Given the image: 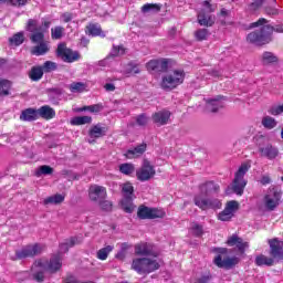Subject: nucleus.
Instances as JSON below:
<instances>
[{
    "label": "nucleus",
    "mask_w": 283,
    "mask_h": 283,
    "mask_svg": "<svg viewBox=\"0 0 283 283\" xmlns=\"http://www.w3.org/2000/svg\"><path fill=\"white\" fill-rule=\"evenodd\" d=\"M224 97L218 95L214 98L206 99V107L208 112L216 113L219 109H222V107H224Z\"/></svg>",
    "instance_id": "21"
},
{
    "label": "nucleus",
    "mask_w": 283,
    "mask_h": 283,
    "mask_svg": "<svg viewBox=\"0 0 283 283\" xmlns=\"http://www.w3.org/2000/svg\"><path fill=\"white\" fill-rule=\"evenodd\" d=\"M80 242L81 240L78 238H71L60 244V253L53 255L50 261L45 259L35 261L31 268L34 280L36 282H43L45 279V273H56V271H61V266H63L61 253H67L70 248L74 247L75 244H80Z\"/></svg>",
    "instance_id": "1"
},
{
    "label": "nucleus",
    "mask_w": 283,
    "mask_h": 283,
    "mask_svg": "<svg viewBox=\"0 0 283 283\" xmlns=\"http://www.w3.org/2000/svg\"><path fill=\"white\" fill-rule=\"evenodd\" d=\"M253 28H261L259 31H253L247 36V41L253 45H266V43H271L274 32L283 34V24L273 27L269 24V20L264 18H260L256 22L251 23L250 29Z\"/></svg>",
    "instance_id": "2"
},
{
    "label": "nucleus",
    "mask_w": 283,
    "mask_h": 283,
    "mask_svg": "<svg viewBox=\"0 0 283 283\" xmlns=\"http://www.w3.org/2000/svg\"><path fill=\"white\" fill-rule=\"evenodd\" d=\"M69 90L73 94H81L82 92H85L87 90V84L83 82H73L69 85Z\"/></svg>",
    "instance_id": "31"
},
{
    "label": "nucleus",
    "mask_w": 283,
    "mask_h": 283,
    "mask_svg": "<svg viewBox=\"0 0 283 283\" xmlns=\"http://www.w3.org/2000/svg\"><path fill=\"white\" fill-rule=\"evenodd\" d=\"M116 258L118 259V260H123V258H125V252H118L117 254H116Z\"/></svg>",
    "instance_id": "62"
},
{
    "label": "nucleus",
    "mask_w": 283,
    "mask_h": 283,
    "mask_svg": "<svg viewBox=\"0 0 283 283\" xmlns=\"http://www.w3.org/2000/svg\"><path fill=\"white\" fill-rule=\"evenodd\" d=\"M38 116L44 118V120H52V118L56 116V111L48 105H44L38 109Z\"/></svg>",
    "instance_id": "26"
},
{
    "label": "nucleus",
    "mask_w": 283,
    "mask_h": 283,
    "mask_svg": "<svg viewBox=\"0 0 283 283\" xmlns=\"http://www.w3.org/2000/svg\"><path fill=\"white\" fill-rule=\"evenodd\" d=\"M185 82V71L175 70L166 73L161 78V90H176L178 85Z\"/></svg>",
    "instance_id": "7"
},
{
    "label": "nucleus",
    "mask_w": 283,
    "mask_h": 283,
    "mask_svg": "<svg viewBox=\"0 0 283 283\" xmlns=\"http://www.w3.org/2000/svg\"><path fill=\"white\" fill-rule=\"evenodd\" d=\"M169 67V61L166 59L158 60V72H165Z\"/></svg>",
    "instance_id": "53"
},
{
    "label": "nucleus",
    "mask_w": 283,
    "mask_h": 283,
    "mask_svg": "<svg viewBox=\"0 0 283 283\" xmlns=\"http://www.w3.org/2000/svg\"><path fill=\"white\" fill-rule=\"evenodd\" d=\"M146 67L148 72H158V60H150L147 64Z\"/></svg>",
    "instance_id": "52"
},
{
    "label": "nucleus",
    "mask_w": 283,
    "mask_h": 283,
    "mask_svg": "<svg viewBox=\"0 0 283 283\" xmlns=\"http://www.w3.org/2000/svg\"><path fill=\"white\" fill-rule=\"evenodd\" d=\"M98 205L104 211H112V201L104 199L102 201H98Z\"/></svg>",
    "instance_id": "54"
},
{
    "label": "nucleus",
    "mask_w": 283,
    "mask_h": 283,
    "mask_svg": "<svg viewBox=\"0 0 283 283\" xmlns=\"http://www.w3.org/2000/svg\"><path fill=\"white\" fill-rule=\"evenodd\" d=\"M220 14L221 17H227L229 14V11L227 9H221Z\"/></svg>",
    "instance_id": "63"
},
{
    "label": "nucleus",
    "mask_w": 283,
    "mask_h": 283,
    "mask_svg": "<svg viewBox=\"0 0 283 283\" xmlns=\"http://www.w3.org/2000/svg\"><path fill=\"white\" fill-rule=\"evenodd\" d=\"M122 193L124 198L122 199V209L126 213H133L136 207L132 200L134 199V186L130 182H126L122 186Z\"/></svg>",
    "instance_id": "10"
},
{
    "label": "nucleus",
    "mask_w": 283,
    "mask_h": 283,
    "mask_svg": "<svg viewBox=\"0 0 283 283\" xmlns=\"http://www.w3.org/2000/svg\"><path fill=\"white\" fill-rule=\"evenodd\" d=\"M136 123H137V125H139V127H145V125H147V123H149V117H147V115H145V114H142L136 117Z\"/></svg>",
    "instance_id": "51"
},
{
    "label": "nucleus",
    "mask_w": 283,
    "mask_h": 283,
    "mask_svg": "<svg viewBox=\"0 0 283 283\" xmlns=\"http://www.w3.org/2000/svg\"><path fill=\"white\" fill-rule=\"evenodd\" d=\"M134 164H122L119 166L120 174H124L125 176H130L133 171H135Z\"/></svg>",
    "instance_id": "44"
},
{
    "label": "nucleus",
    "mask_w": 283,
    "mask_h": 283,
    "mask_svg": "<svg viewBox=\"0 0 283 283\" xmlns=\"http://www.w3.org/2000/svg\"><path fill=\"white\" fill-rule=\"evenodd\" d=\"M88 198L92 202H103L107 198V189L103 186L92 185L88 189Z\"/></svg>",
    "instance_id": "16"
},
{
    "label": "nucleus",
    "mask_w": 283,
    "mask_h": 283,
    "mask_svg": "<svg viewBox=\"0 0 283 283\" xmlns=\"http://www.w3.org/2000/svg\"><path fill=\"white\" fill-rule=\"evenodd\" d=\"M220 191V186H218L213 181H207L200 186V195L195 197V205L202 209V211H207L209 209H220L222 207V202L218 199H208L205 196H211L212 193H218Z\"/></svg>",
    "instance_id": "3"
},
{
    "label": "nucleus",
    "mask_w": 283,
    "mask_h": 283,
    "mask_svg": "<svg viewBox=\"0 0 283 283\" xmlns=\"http://www.w3.org/2000/svg\"><path fill=\"white\" fill-rule=\"evenodd\" d=\"M142 12H160V6L146 3L142 7Z\"/></svg>",
    "instance_id": "47"
},
{
    "label": "nucleus",
    "mask_w": 283,
    "mask_h": 283,
    "mask_svg": "<svg viewBox=\"0 0 283 283\" xmlns=\"http://www.w3.org/2000/svg\"><path fill=\"white\" fill-rule=\"evenodd\" d=\"M270 114H272V116H280V114H283V104L272 107Z\"/></svg>",
    "instance_id": "55"
},
{
    "label": "nucleus",
    "mask_w": 283,
    "mask_h": 283,
    "mask_svg": "<svg viewBox=\"0 0 283 283\" xmlns=\"http://www.w3.org/2000/svg\"><path fill=\"white\" fill-rule=\"evenodd\" d=\"M268 244L270 245V255L274 260H283V241L277 238L269 239Z\"/></svg>",
    "instance_id": "17"
},
{
    "label": "nucleus",
    "mask_w": 283,
    "mask_h": 283,
    "mask_svg": "<svg viewBox=\"0 0 283 283\" xmlns=\"http://www.w3.org/2000/svg\"><path fill=\"white\" fill-rule=\"evenodd\" d=\"M209 280H210L209 275H203V276L197 279L196 282H193V283H209Z\"/></svg>",
    "instance_id": "57"
},
{
    "label": "nucleus",
    "mask_w": 283,
    "mask_h": 283,
    "mask_svg": "<svg viewBox=\"0 0 283 283\" xmlns=\"http://www.w3.org/2000/svg\"><path fill=\"white\" fill-rule=\"evenodd\" d=\"M147 151V144H140L136 146L135 148H130L125 153V157L129 160H133V158H140L142 155Z\"/></svg>",
    "instance_id": "25"
},
{
    "label": "nucleus",
    "mask_w": 283,
    "mask_h": 283,
    "mask_svg": "<svg viewBox=\"0 0 283 283\" xmlns=\"http://www.w3.org/2000/svg\"><path fill=\"white\" fill-rule=\"evenodd\" d=\"M135 255H157L154 252V244L148 242H140L135 244Z\"/></svg>",
    "instance_id": "22"
},
{
    "label": "nucleus",
    "mask_w": 283,
    "mask_h": 283,
    "mask_svg": "<svg viewBox=\"0 0 283 283\" xmlns=\"http://www.w3.org/2000/svg\"><path fill=\"white\" fill-rule=\"evenodd\" d=\"M226 244H228V247H237L240 253H244V251L249 249V243L244 242L242 238L238 237V234H232L229 237Z\"/></svg>",
    "instance_id": "20"
},
{
    "label": "nucleus",
    "mask_w": 283,
    "mask_h": 283,
    "mask_svg": "<svg viewBox=\"0 0 283 283\" xmlns=\"http://www.w3.org/2000/svg\"><path fill=\"white\" fill-rule=\"evenodd\" d=\"M104 90L106 92H114L116 90V86L113 83H107L104 85Z\"/></svg>",
    "instance_id": "58"
},
{
    "label": "nucleus",
    "mask_w": 283,
    "mask_h": 283,
    "mask_svg": "<svg viewBox=\"0 0 283 283\" xmlns=\"http://www.w3.org/2000/svg\"><path fill=\"white\" fill-rule=\"evenodd\" d=\"M125 74L134 75V74H140V69L138 67V64L130 62L125 67Z\"/></svg>",
    "instance_id": "42"
},
{
    "label": "nucleus",
    "mask_w": 283,
    "mask_h": 283,
    "mask_svg": "<svg viewBox=\"0 0 283 283\" xmlns=\"http://www.w3.org/2000/svg\"><path fill=\"white\" fill-rule=\"evenodd\" d=\"M86 33H88L90 36H105L99 24H88L86 27Z\"/></svg>",
    "instance_id": "30"
},
{
    "label": "nucleus",
    "mask_w": 283,
    "mask_h": 283,
    "mask_svg": "<svg viewBox=\"0 0 283 283\" xmlns=\"http://www.w3.org/2000/svg\"><path fill=\"white\" fill-rule=\"evenodd\" d=\"M51 36H52V39H61V36H63V28L55 27V28L51 29Z\"/></svg>",
    "instance_id": "50"
},
{
    "label": "nucleus",
    "mask_w": 283,
    "mask_h": 283,
    "mask_svg": "<svg viewBox=\"0 0 283 283\" xmlns=\"http://www.w3.org/2000/svg\"><path fill=\"white\" fill-rule=\"evenodd\" d=\"M57 56H60L64 63H74L81 59V54L78 52L67 49L65 44H59Z\"/></svg>",
    "instance_id": "12"
},
{
    "label": "nucleus",
    "mask_w": 283,
    "mask_h": 283,
    "mask_svg": "<svg viewBox=\"0 0 283 283\" xmlns=\"http://www.w3.org/2000/svg\"><path fill=\"white\" fill-rule=\"evenodd\" d=\"M103 109V105L95 104L91 106H84L82 108H78V112H91L92 114H98Z\"/></svg>",
    "instance_id": "43"
},
{
    "label": "nucleus",
    "mask_w": 283,
    "mask_h": 283,
    "mask_svg": "<svg viewBox=\"0 0 283 283\" xmlns=\"http://www.w3.org/2000/svg\"><path fill=\"white\" fill-rule=\"evenodd\" d=\"M132 269L139 275H149L160 269V263L156 259L137 258L133 260Z\"/></svg>",
    "instance_id": "4"
},
{
    "label": "nucleus",
    "mask_w": 283,
    "mask_h": 283,
    "mask_svg": "<svg viewBox=\"0 0 283 283\" xmlns=\"http://www.w3.org/2000/svg\"><path fill=\"white\" fill-rule=\"evenodd\" d=\"M137 216L142 220H154L156 218H165V210L142 206L138 209Z\"/></svg>",
    "instance_id": "11"
},
{
    "label": "nucleus",
    "mask_w": 283,
    "mask_h": 283,
    "mask_svg": "<svg viewBox=\"0 0 283 283\" xmlns=\"http://www.w3.org/2000/svg\"><path fill=\"white\" fill-rule=\"evenodd\" d=\"M265 12H266V14L275 17V14H277V9H275V8H268V9H265Z\"/></svg>",
    "instance_id": "60"
},
{
    "label": "nucleus",
    "mask_w": 283,
    "mask_h": 283,
    "mask_svg": "<svg viewBox=\"0 0 283 283\" xmlns=\"http://www.w3.org/2000/svg\"><path fill=\"white\" fill-rule=\"evenodd\" d=\"M25 41V35L23 32H18L9 39L11 45H21Z\"/></svg>",
    "instance_id": "38"
},
{
    "label": "nucleus",
    "mask_w": 283,
    "mask_h": 283,
    "mask_svg": "<svg viewBox=\"0 0 283 283\" xmlns=\"http://www.w3.org/2000/svg\"><path fill=\"white\" fill-rule=\"evenodd\" d=\"M238 209H240V203L238 201H228L224 209L218 214V220L221 222H229V220L235 216Z\"/></svg>",
    "instance_id": "15"
},
{
    "label": "nucleus",
    "mask_w": 283,
    "mask_h": 283,
    "mask_svg": "<svg viewBox=\"0 0 283 283\" xmlns=\"http://www.w3.org/2000/svg\"><path fill=\"white\" fill-rule=\"evenodd\" d=\"M264 1H266V0H254V1L249 6L250 12H255V10H260V8H262V6H264Z\"/></svg>",
    "instance_id": "49"
},
{
    "label": "nucleus",
    "mask_w": 283,
    "mask_h": 283,
    "mask_svg": "<svg viewBox=\"0 0 283 283\" xmlns=\"http://www.w3.org/2000/svg\"><path fill=\"white\" fill-rule=\"evenodd\" d=\"M28 0H11L12 6H25Z\"/></svg>",
    "instance_id": "59"
},
{
    "label": "nucleus",
    "mask_w": 283,
    "mask_h": 283,
    "mask_svg": "<svg viewBox=\"0 0 283 283\" xmlns=\"http://www.w3.org/2000/svg\"><path fill=\"white\" fill-rule=\"evenodd\" d=\"M229 250L227 248H214V253H218V255L214 258L213 262L216 266L219 269H231L240 262V259L238 256H227L222 259V255H227Z\"/></svg>",
    "instance_id": "9"
},
{
    "label": "nucleus",
    "mask_w": 283,
    "mask_h": 283,
    "mask_svg": "<svg viewBox=\"0 0 283 283\" xmlns=\"http://www.w3.org/2000/svg\"><path fill=\"white\" fill-rule=\"evenodd\" d=\"M282 199V192L280 190L272 188L264 197V205L268 211H273L277 205H280V200Z\"/></svg>",
    "instance_id": "13"
},
{
    "label": "nucleus",
    "mask_w": 283,
    "mask_h": 283,
    "mask_svg": "<svg viewBox=\"0 0 283 283\" xmlns=\"http://www.w3.org/2000/svg\"><path fill=\"white\" fill-rule=\"evenodd\" d=\"M61 19L64 23H70V21L72 20V13H64L62 14Z\"/></svg>",
    "instance_id": "56"
},
{
    "label": "nucleus",
    "mask_w": 283,
    "mask_h": 283,
    "mask_svg": "<svg viewBox=\"0 0 283 283\" xmlns=\"http://www.w3.org/2000/svg\"><path fill=\"white\" fill-rule=\"evenodd\" d=\"M39 118V111L34 108H27L20 115V120H36Z\"/></svg>",
    "instance_id": "28"
},
{
    "label": "nucleus",
    "mask_w": 283,
    "mask_h": 283,
    "mask_svg": "<svg viewBox=\"0 0 283 283\" xmlns=\"http://www.w3.org/2000/svg\"><path fill=\"white\" fill-rule=\"evenodd\" d=\"M50 29V21H44L42 25H39L36 20H29L27 30L31 32V41L32 43H45V32Z\"/></svg>",
    "instance_id": "6"
},
{
    "label": "nucleus",
    "mask_w": 283,
    "mask_h": 283,
    "mask_svg": "<svg viewBox=\"0 0 283 283\" xmlns=\"http://www.w3.org/2000/svg\"><path fill=\"white\" fill-rule=\"evenodd\" d=\"M105 127H102L99 124L93 126L90 130L91 138H101L102 136H105Z\"/></svg>",
    "instance_id": "34"
},
{
    "label": "nucleus",
    "mask_w": 283,
    "mask_h": 283,
    "mask_svg": "<svg viewBox=\"0 0 283 283\" xmlns=\"http://www.w3.org/2000/svg\"><path fill=\"white\" fill-rule=\"evenodd\" d=\"M41 67L43 72H54V70H56V63L46 61Z\"/></svg>",
    "instance_id": "48"
},
{
    "label": "nucleus",
    "mask_w": 283,
    "mask_h": 283,
    "mask_svg": "<svg viewBox=\"0 0 283 283\" xmlns=\"http://www.w3.org/2000/svg\"><path fill=\"white\" fill-rule=\"evenodd\" d=\"M122 249H123V251H125V249H127V243H123Z\"/></svg>",
    "instance_id": "64"
},
{
    "label": "nucleus",
    "mask_w": 283,
    "mask_h": 283,
    "mask_svg": "<svg viewBox=\"0 0 283 283\" xmlns=\"http://www.w3.org/2000/svg\"><path fill=\"white\" fill-rule=\"evenodd\" d=\"M259 150L261 156H263V158H268V160H275L280 154L277 148L273 147L271 144L261 147Z\"/></svg>",
    "instance_id": "24"
},
{
    "label": "nucleus",
    "mask_w": 283,
    "mask_h": 283,
    "mask_svg": "<svg viewBox=\"0 0 283 283\" xmlns=\"http://www.w3.org/2000/svg\"><path fill=\"white\" fill-rule=\"evenodd\" d=\"M48 50H50L48 48V43L45 42H41V43H38V45H35L33 49H32V54H34L35 56H43V54H46Z\"/></svg>",
    "instance_id": "33"
},
{
    "label": "nucleus",
    "mask_w": 283,
    "mask_h": 283,
    "mask_svg": "<svg viewBox=\"0 0 283 283\" xmlns=\"http://www.w3.org/2000/svg\"><path fill=\"white\" fill-rule=\"evenodd\" d=\"M169 118H171V112L167 109L153 114V123H155V125H167V123H169Z\"/></svg>",
    "instance_id": "23"
},
{
    "label": "nucleus",
    "mask_w": 283,
    "mask_h": 283,
    "mask_svg": "<svg viewBox=\"0 0 283 283\" xmlns=\"http://www.w3.org/2000/svg\"><path fill=\"white\" fill-rule=\"evenodd\" d=\"M114 251V247L107 245L105 248H102L101 250L97 251V259L98 260H107L109 253Z\"/></svg>",
    "instance_id": "39"
},
{
    "label": "nucleus",
    "mask_w": 283,
    "mask_h": 283,
    "mask_svg": "<svg viewBox=\"0 0 283 283\" xmlns=\"http://www.w3.org/2000/svg\"><path fill=\"white\" fill-rule=\"evenodd\" d=\"M11 87H12V82L3 77H0V96H9Z\"/></svg>",
    "instance_id": "29"
},
{
    "label": "nucleus",
    "mask_w": 283,
    "mask_h": 283,
    "mask_svg": "<svg viewBox=\"0 0 283 283\" xmlns=\"http://www.w3.org/2000/svg\"><path fill=\"white\" fill-rule=\"evenodd\" d=\"M255 264L256 266H273V264H275V259L273 256L260 254L255 258Z\"/></svg>",
    "instance_id": "27"
},
{
    "label": "nucleus",
    "mask_w": 283,
    "mask_h": 283,
    "mask_svg": "<svg viewBox=\"0 0 283 283\" xmlns=\"http://www.w3.org/2000/svg\"><path fill=\"white\" fill-rule=\"evenodd\" d=\"M65 200V196L63 195H53L44 199V205H61Z\"/></svg>",
    "instance_id": "37"
},
{
    "label": "nucleus",
    "mask_w": 283,
    "mask_h": 283,
    "mask_svg": "<svg viewBox=\"0 0 283 283\" xmlns=\"http://www.w3.org/2000/svg\"><path fill=\"white\" fill-rule=\"evenodd\" d=\"M136 176L140 182H147V180H151L156 176V169L148 160H144L142 167L137 169Z\"/></svg>",
    "instance_id": "14"
},
{
    "label": "nucleus",
    "mask_w": 283,
    "mask_h": 283,
    "mask_svg": "<svg viewBox=\"0 0 283 283\" xmlns=\"http://www.w3.org/2000/svg\"><path fill=\"white\" fill-rule=\"evenodd\" d=\"M209 36V30L207 29H198L195 32V38L197 39V41H207Z\"/></svg>",
    "instance_id": "46"
},
{
    "label": "nucleus",
    "mask_w": 283,
    "mask_h": 283,
    "mask_svg": "<svg viewBox=\"0 0 283 283\" xmlns=\"http://www.w3.org/2000/svg\"><path fill=\"white\" fill-rule=\"evenodd\" d=\"M262 61L264 65H270V63H277V56L272 52H264L262 55Z\"/></svg>",
    "instance_id": "40"
},
{
    "label": "nucleus",
    "mask_w": 283,
    "mask_h": 283,
    "mask_svg": "<svg viewBox=\"0 0 283 283\" xmlns=\"http://www.w3.org/2000/svg\"><path fill=\"white\" fill-rule=\"evenodd\" d=\"M123 54H125V49L123 45H113L111 54L106 59L101 60L98 62V65L101 67H108L109 65H112L115 56H123Z\"/></svg>",
    "instance_id": "19"
},
{
    "label": "nucleus",
    "mask_w": 283,
    "mask_h": 283,
    "mask_svg": "<svg viewBox=\"0 0 283 283\" xmlns=\"http://www.w3.org/2000/svg\"><path fill=\"white\" fill-rule=\"evenodd\" d=\"M41 251H43V247L41 244L27 245L18 251L15 255L19 258V260H23V258H32L34 255H39Z\"/></svg>",
    "instance_id": "18"
},
{
    "label": "nucleus",
    "mask_w": 283,
    "mask_h": 283,
    "mask_svg": "<svg viewBox=\"0 0 283 283\" xmlns=\"http://www.w3.org/2000/svg\"><path fill=\"white\" fill-rule=\"evenodd\" d=\"M190 231L196 238H200L205 233L202 226L199 223H191Z\"/></svg>",
    "instance_id": "45"
},
{
    "label": "nucleus",
    "mask_w": 283,
    "mask_h": 283,
    "mask_svg": "<svg viewBox=\"0 0 283 283\" xmlns=\"http://www.w3.org/2000/svg\"><path fill=\"white\" fill-rule=\"evenodd\" d=\"M251 169L250 163H243L238 171L234 174V179L232 181L231 189L233 193L237 196H242L244 193V188L247 187V179H244V176H247V172Z\"/></svg>",
    "instance_id": "5"
},
{
    "label": "nucleus",
    "mask_w": 283,
    "mask_h": 283,
    "mask_svg": "<svg viewBox=\"0 0 283 283\" xmlns=\"http://www.w3.org/2000/svg\"><path fill=\"white\" fill-rule=\"evenodd\" d=\"M261 185H271V177L270 176H263L261 178Z\"/></svg>",
    "instance_id": "61"
},
{
    "label": "nucleus",
    "mask_w": 283,
    "mask_h": 283,
    "mask_svg": "<svg viewBox=\"0 0 283 283\" xmlns=\"http://www.w3.org/2000/svg\"><path fill=\"white\" fill-rule=\"evenodd\" d=\"M31 81H41L43 78V67L33 66L29 73Z\"/></svg>",
    "instance_id": "32"
},
{
    "label": "nucleus",
    "mask_w": 283,
    "mask_h": 283,
    "mask_svg": "<svg viewBox=\"0 0 283 283\" xmlns=\"http://www.w3.org/2000/svg\"><path fill=\"white\" fill-rule=\"evenodd\" d=\"M262 125L263 127H265L266 129H273L274 127L277 126V122L275 120V118L271 117V116H265L262 119Z\"/></svg>",
    "instance_id": "41"
},
{
    "label": "nucleus",
    "mask_w": 283,
    "mask_h": 283,
    "mask_svg": "<svg viewBox=\"0 0 283 283\" xmlns=\"http://www.w3.org/2000/svg\"><path fill=\"white\" fill-rule=\"evenodd\" d=\"M92 123L91 116H76L71 119V125H90Z\"/></svg>",
    "instance_id": "35"
},
{
    "label": "nucleus",
    "mask_w": 283,
    "mask_h": 283,
    "mask_svg": "<svg viewBox=\"0 0 283 283\" xmlns=\"http://www.w3.org/2000/svg\"><path fill=\"white\" fill-rule=\"evenodd\" d=\"M54 174V169L48 165L41 166L35 170V176L41 178V176H52Z\"/></svg>",
    "instance_id": "36"
},
{
    "label": "nucleus",
    "mask_w": 283,
    "mask_h": 283,
    "mask_svg": "<svg viewBox=\"0 0 283 283\" xmlns=\"http://www.w3.org/2000/svg\"><path fill=\"white\" fill-rule=\"evenodd\" d=\"M211 12H216V7L209 1H203L201 8L198 11V23L206 28H211L216 23V18L211 15Z\"/></svg>",
    "instance_id": "8"
}]
</instances>
